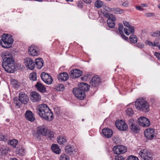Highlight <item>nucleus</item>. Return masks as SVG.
I'll use <instances>...</instances> for the list:
<instances>
[{"label": "nucleus", "instance_id": "obj_1", "mask_svg": "<svg viewBox=\"0 0 160 160\" xmlns=\"http://www.w3.org/2000/svg\"><path fill=\"white\" fill-rule=\"evenodd\" d=\"M1 55L3 59L2 66L5 71L8 72H14L15 69L14 60L12 55L8 52H3Z\"/></svg>", "mask_w": 160, "mask_h": 160}, {"label": "nucleus", "instance_id": "obj_2", "mask_svg": "<svg viewBox=\"0 0 160 160\" xmlns=\"http://www.w3.org/2000/svg\"><path fill=\"white\" fill-rule=\"evenodd\" d=\"M135 106L138 110H148L150 107L149 104L142 98H139L135 101V105L133 102L129 104L127 107H129L131 110L134 109Z\"/></svg>", "mask_w": 160, "mask_h": 160}, {"label": "nucleus", "instance_id": "obj_3", "mask_svg": "<svg viewBox=\"0 0 160 160\" xmlns=\"http://www.w3.org/2000/svg\"><path fill=\"white\" fill-rule=\"evenodd\" d=\"M0 44L5 48H9L12 47L13 42V39L10 34L4 33L1 37Z\"/></svg>", "mask_w": 160, "mask_h": 160}, {"label": "nucleus", "instance_id": "obj_4", "mask_svg": "<svg viewBox=\"0 0 160 160\" xmlns=\"http://www.w3.org/2000/svg\"><path fill=\"white\" fill-rule=\"evenodd\" d=\"M37 129V131L34 133V136L37 139L40 140L42 136H46L47 135L48 129L45 126H38Z\"/></svg>", "mask_w": 160, "mask_h": 160}, {"label": "nucleus", "instance_id": "obj_5", "mask_svg": "<svg viewBox=\"0 0 160 160\" xmlns=\"http://www.w3.org/2000/svg\"><path fill=\"white\" fill-rule=\"evenodd\" d=\"M128 124L131 131L135 134H138L140 131V128L139 125L137 122L135 123L133 119H130L128 120Z\"/></svg>", "mask_w": 160, "mask_h": 160}, {"label": "nucleus", "instance_id": "obj_6", "mask_svg": "<svg viewBox=\"0 0 160 160\" xmlns=\"http://www.w3.org/2000/svg\"><path fill=\"white\" fill-rule=\"evenodd\" d=\"M38 113L40 117L48 121H52L53 119L52 111H39Z\"/></svg>", "mask_w": 160, "mask_h": 160}, {"label": "nucleus", "instance_id": "obj_7", "mask_svg": "<svg viewBox=\"0 0 160 160\" xmlns=\"http://www.w3.org/2000/svg\"><path fill=\"white\" fill-rule=\"evenodd\" d=\"M139 154L144 160H152L151 152L147 149L141 150L139 152Z\"/></svg>", "mask_w": 160, "mask_h": 160}, {"label": "nucleus", "instance_id": "obj_8", "mask_svg": "<svg viewBox=\"0 0 160 160\" xmlns=\"http://www.w3.org/2000/svg\"><path fill=\"white\" fill-rule=\"evenodd\" d=\"M116 127L120 131H126L128 129L127 125L123 120H117L115 122Z\"/></svg>", "mask_w": 160, "mask_h": 160}, {"label": "nucleus", "instance_id": "obj_9", "mask_svg": "<svg viewBox=\"0 0 160 160\" xmlns=\"http://www.w3.org/2000/svg\"><path fill=\"white\" fill-rule=\"evenodd\" d=\"M126 147L123 145H118L114 146L113 150L114 153L118 155L123 154L127 151Z\"/></svg>", "mask_w": 160, "mask_h": 160}, {"label": "nucleus", "instance_id": "obj_10", "mask_svg": "<svg viewBox=\"0 0 160 160\" xmlns=\"http://www.w3.org/2000/svg\"><path fill=\"white\" fill-rule=\"evenodd\" d=\"M154 130L149 128L146 129L144 131V135L146 138L149 140L154 139L156 137Z\"/></svg>", "mask_w": 160, "mask_h": 160}, {"label": "nucleus", "instance_id": "obj_11", "mask_svg": "<svg viewBox=\"0 0 160 160\" xmlns=\"http://www.w3.org/2000/svg\"><path fill=\"white\" fill-rule=\"evenodd\" d=\"M40 76L42 80L46 84L50 85L52 83L53 79L51 76L48 74L43 72L41 74Z\"/></svg>", "mask_w": 160, "mask_h": 160}, {"label": "nucleus", "instance_id": "obj_12", "mask_svg": "<svg viewBox=\"0 0 160 160\" xmlns=\"http://www.w3.org/2000/svg\"><path fill=\"white\" fill-rule=\"evenodd\" d=\"M138 123L139 125L143 127H148L150 124L149 120L144 117L139 118L138 119Z\"/></svg>", "mask_w": 160, "mask_h": 160}, {"label": "nucleus", "instance_id": "obj_13", "mask_svg": "<svg viewBox=\"0 0 160 160\" xmlns=\"http://www.w3.org/2000/svg\"><path fill=\"white\" fill-rule=\"evenodd\" d=\"M72 92L76 97L80 100H83L86 97L85 93L78 89V88H74Z\"/></svg>", "mask_w": 160, "mask_h": 160}, {"label": "nucleus", "instance_id": "obj_14", "mask_svg": "<svg viewBox=\"0 0 160 160\" xmlns=\"http://www.w3.org/2000/svg\"><path fill=\"white\" fill-rule=\"evenodd\" d=\"M28 53L31 56H38L40 53L39 49L37 46L31 45L28 48Z\"/></svg>", "mask_w": 160, "mask_h": 160}, {"label": "nucleus", "instance_id": "obj_15", "mask_svg": "<svg viewBox=\"0 0 160 160\" xmlns=\"http://www.w3.org/2000/svg\"><path fill=\"white\" fill-rule=\"evenodd\" d=\"M82 74V72L78 69H73L69 73L70 78H76L80 77Z\"/></svg>", "mask_w": 160, "mask_h": 160}, {"label": "nucleus", "instance_id": "obj_16", "mask_svg": "<svg viewBox=\"0 0 160 160\" xmlns=\"http://www.w3.org/2000/svg\"><path fill=\"white\" fill-rule=\"evenodd\" d=\"M101 82L100 78L98 76H95L92 78L90 82V84L92 87L95 88L98 87Z\"/></svg>", "mask_w": 160, "mask_h": 160}, {"label": "nucleus", "instance_id": "obj_17", "mask_svg": "<svg viewBox=\"0 0 160 160\" xmlns=\"http://www.w3.org/2000/svg\"><path fill=\"white\" fill-rule=\"evenodd\" d=\"M24 63L28 69L33 70L35 67V64L33 60L30 58H26L24 59Z\"/></svg>", "mask_w": 160, "mask_h": 160}, {"label": "nucleus", "instance_id": "obj_18", "mask_svg": "<svg viewBox=\"0 0 160 160\" xmlns=\"http://www.w3.org/2000/svg\"><path fill=\"white\" fill-rule=\"evenodd\" d=\"M18 99L21 103L24 104H27L29 100L28 96L22 92L19 93Z\"/></svg>", "mask_w": 160, "mask_h": 160}, {"label": "nucleus", "instance_id": "obj_19", "mask_svg": "<svg viewBox=\"0 0 160 160\" xmlns=\"http://www.w3.org/2000/svg\"><path fill=\"white\" fill-rule=\"evenodd\" d=\"M102 133L105 137L107 138H111L112 135V130L108 128H105L102 130Z\"/></svg>", "mask_w": 160, "mask_h": 160}, {"label": "nucleus", "instance_id": "obj_20", "mask_svg": "<svg viewBox=\"0 0 160 160\" xmlns=\"http://www.w3.org/2000/svg\"><path fill=\"white\" fill-rule=\"evenodd\" d=\"M25 117L27 120L31 122H34L35 120L34 115L31 111H26Z\"/></svg>", "mask_w": 160, "mask_h": 160}, {"label": "nucleus", "instance_id": "obj_21", "mask_svg": "<svg viewBox=\"0 0 160 160\" xmlns=\"http://www.w3.org/2000/svg\"><path fill=\"white\" fill-rule=\"evenodd\" d=\"M78 87V89L85 93V92L88 91L90 86L86 83L82 82L80 83Z\"/></svg>", "mask_w": 160, "mask_h": 160}, {"label": "nucleus", "instance_id": "obj_22", "mask_svg": "<svg viewBox=\"0 0 160 160\" xmlns=\"http://www.w3.org/2000/svg\"><path fill=\"white\" fill-rule=\"evenodd\" d=\"M30 99L32 102H36L40 101L41 98L39 93L36 92H33L31 93Z\"/></svg>", "mask_w": 160, "mask_h": 160}, {"label": "nucleus", "instance_id": "obj_23", "mask_svg": "<svg viewBox=\"0 0 160 160\" xmlns=\"http://www.w3.org/2000/svg\"><path fill=\"white\" fill-rule=\"evenodd\" d=\"M36 89L41 92L43 93L46 91L44 86L39 82H38L35 85Z\"/></svg>", "mask_w": 160, "mask_h": 160}, {"label": "nucleus", "instance_id": "obj_24", "mask_svg": "<svg viewBox=\"0 0 160 160\" xmlns=\"http://www.w3.org/2000/svg\"><path fill=\"white\" fill-rule=\"evenodd\" d=\"M58 78L61 82L66 81L68 78V75L66 72L61 73L58 75Z\"/></svg>", "mask_w": 160, "mask_h": 160}, {"label": "nucleus", "instance_id": "obj_25", "mask_svg": "<svg viewBox=\"0 0 160 160\" xmlns=\"http://www.w3.org/2000/svg\"><path fill=\"white\" fill-rule=\"evenodd\" d=\"M44 62L42 59L37 58L35 59V64L38 69H41L43 66Z\"/></svg>", "mask_w": 160, "mask_h": 160}, {"label": "nucleus", "instance_id": "obj_26", "mask_svg": "<svg viewBox=\"0 0 160 160\" xmlns=\"http://www.w3.org/2000/svg\"><path fill=\"white\" fill-rule=\"evenodd\" d=\"M51 148L52 151L56 154H59L60 153L61 150L58 145L52 144Z\"/></svg>", "mask_w": 160, "mask_h": 160}, {"label": "nucleus", "instance_id": "obj_27", "mask_svg": "<svg viewBox=\"0 0 160 160\" xmlns=\"http://www.w3.org/2000/svg\"><path fill=\"white\" fill-rule=\"evenodd\" d=\"M112 18L111 19H108L107 20V23L109 28H114L115 27V21L116 20V18L115 17V19L113 20Z\"/></svg>", "mask_w": 160, "mask_h": 160}, {"label": "nucleus", "instance_id": "obj_28", "mask_svg": "<svg viewBox=\"0 0 160 160\" xmlns=\"http://www.w3.org/2000/svg\"><path fill=\"white\" fill-rule=\"evenodd\" d=\"M65 149L67 153L71 155L73 154L74 152H75L74 150V148L69 145L65 146Z\"/></svg>", "mask_w": 160, "mask_h": 160}, {"label": "nucleus", "instance_id": "obj_29", "mask_svg": "<svg viewBox=\"0 0 160 160\" xmlns=\"http://www.w3.org/2000/svg\"><path fill=\"white\" fill-rule=\"evenodd\" d=\"M111 11L116 14H120L124 12V10L119 8H111Z\"/></svg>", "mask_w": 160, "mask_h": 160}, {"label": "nucleus", "instance_id": "obj_30", "mask_svg": "<svg viewBox=\"0 0 160 160\" xmlns=\"http://www.w3.org/2000/svg\"><path fill=\"white\" fill-rule=\"evenodd\" d=\"M37 110H51L47 105L45 104H42L38 106Z\"/></svg>", "mask_w": 160, "mask_h": 160}, {"label": "nucleus", "instance_id": "obj_31", "mask_svg": "<svg viewBox=\"0 0 160 160\" xmlns=\"http://www.w3.org/2000/svg\"><path fill=\"white\" fill-rule=\"evenodd\" d=\"M130 41L132 43H136L138 42V38L137 36L134 34L131 35L129 37Z\"/></svg>", "mask_w": 160, "mask_h": 160}, {"label": "nucleus", "instance_id": "obj_32", "mask_svg": "<svg viewBox=\"0 0 160 160\" xmlns=\"http://www.w3.org/2000/svg\"><path fill=\"white\" fill-rule=\"evenodd\" d=\"M57 141L58 143L60 144H64L67 142L65 138L62 136H59L58 137Z\"/></svg>", "mask_w": 160, "mask_h": 160}, {"label": "nucleus", "instance_id": "obj_33", "mask_svg": "<svg viewBox=\"0 0 160 160\" xmlns=\"http://www.w3.org/2000/svg\"><path fill=\"white\" fill-rule=\"evenodd\" d=\"M18 141L15 139H13L12 140H8V144H10L13 147H15L18 144Z\"/></svg>", "mask_w": 160, "mask_h": 160}, {"label": "nucleus", "instance_id": "obj_34", "mask_svg": "<svg viewBox=\"0 0 160 160\" xmlns=\"http://www.w3.org/2000/svg\"><path fill=\"white\" fill-rule=\"evenodd\" d=\"M103 15L108 19H110L112 18L113 20L115 19V16L112 14H109L108 13L105 12L103 13Z\"/></svg>", "mask_w": 160, "mask_h": 160}, {"label": "nucleus", "instance_id": "obj_35", "mask_svg": "<svg viewBox=\"0 0 160 160\" xmlns=\"http://www.w3.org/2000/svg\"><path fill=\"white\" fill-rule=\"evenodd\" d=\"M11 83L14 88H18L20 86V83L18 82L17 81L15 80H12L11 82Z\"/></svg>", "mask_w": 160, "mask_h": 160}, {"label": "nucleus", "instance_id": "obj_36", "mask_svg": "<svg viewBox=\"0 0 160 160\" xmlns=\"http://www.w3.org/2000/svg\"><path fill=\"white\" fill-rule=\"evenodd\" d=\"M145 43L149 46L152 47L158 46V43H153L150 41L147 40L145 41Z\"/></svg>", "mask_w": 160, "mask_h": 160}, {"label": "nucleus", "instance_id": "obj_37", "mask_svg": "<svg viewBox=\"0 0 160 160\" xmlns=\"http://www.w3.org/2000/svg\"><path fill=\"white\" fill-rule=\"evenodd\" d=\"M150 35L152 37H160V31L157 30L154 32L151 33Z\"/></svg>", "mask_w": 160, "mask_h": 160}, {"label": "nucleus", "instance_id": "obj_38", "mask_svg": "<svg viewBox=\"0 0 160 160\" xmlns=\"http://www.w3.org/2000/svg\"><path fill=\"white\" fill-rule=\"evenodd\" d=\"M29 78L31 80L34 81L37 80L36 74L35 73H31L29 75Z\"/></svg>", "mask_w": 160, "mask_h": 160}, {"label": "nucleus", "instance_id": "obj_39", "mask_svg": "<svg viewBox=\"0 0 160 160\" xmlns=\"http://www.w3.org/2000/svg\"><path fill=\"white\" fill-rule=\"evenodd\" d=\"M103 4V2L99 0H97L96 1L95 3V6L97 8H101Z\"/></svg>", "mask_w": 160, "mask_h": 160}, {"label": "nucleus", "instance_id": "obj_40", "mask_svg": "<svg viewBox=\"0 0 160 160\" xmlns=\"http://www.w3.org/2000/svg\"><path fill=\"white\" fill-rule=\"evenodd\" d=\"M138 48L142 49L143 48L145 47V45L144 43L142 42H138L135 45Z\"/></svg>", "mask_w": 160, "mask_h": 160}, {"label": "nucleus", "instance_id": "obj_41", "mask_svg": "<svg viewBox=\"0 0 160 160\" xmlns=\"http://www.w3.org/2000/svg\"><path fill=\"white\" fill-rule=\"evenodd\" d=\"M8 153V150L5 148H0V155L5 154Z\"/></svg>", "mask_w": 160, "mask_h": 160}, {"label": "nucleus", "instance_id": "obj_42", "mask_svg": "<svg viewBox=\"0 0 160 160\" xmlns=\"http://www.w3.org/2000/svg\"><path fill=\"white\" fill-rule=\"evenodd\" d=\"M118 31L119 34H122L123 29V26L121 23L118 24Z\"/></svg>", "mask_w": 160, "mask_h": 160}, {"label": "nucleus", "instance_id": "obj_43", "mask_svg": "<svg viewBox=\"0 0 160 160\" xmlns=\"http://www.w3.org/2000/svg\"><path fill=\"white\" fill-rule=\"evenodd\" d=\"M47 135L49 138H53L54 136V132L47 129Z\"/></svg>", "mask_w": 160, "mask_h": 160}, {"label": "nucleus", "instance_id": "obj_44", "mask_svg": "<svg viewBox=\"0 0 160 160\" xmlns=\"http://www.w3.org/2000/svg\"><path fill=\"white\" fill-rule=\"evenodd\" d=\"M60 160H69V158L68 156L63 154L61 156Z\"/></svg>", "mask_w": 160, "mask_h": 160}, {"label": "nucleus", "instance_id": "obj_45", "mask_svg": "<svg viewBox=\"0 0 160 160\" xmlns=\"http://www.w3.org/2000/svg\"><path fill=\"white\" fill-rule=\"evenodd\" d=\"M0 140L6 142L8 140V138L6 136H5L2 134H0Z\"/></svg>", "mask_w": 160, "mask_h": 160}, {"label": "nucleus", "instance_id": "obj_46", "mask_svg": "<svg viewBox=\"0 0 160 160\" xmlns=\"http://www.w3.org/2000/svg\"><path fill=\"white\" fill-rule=\"evenodd\" d=\"M127 160H139L138 158L133 155H131L128 157Z\"/></svg>", "mask_w": 160, "mask_h": 160}, {"label": "nucleus", "instance_id": "obj_47", "mask_svg": "<svg viewBox=\"0 0 160 160\" xmlns=\"http://www.w3.org/2000/svg\"><path fill=\"white\" fill-rule=\"evenodd\" d=\"M126 115L128 116H132L134 114L133 111H126Z\"/></svg>", "mask_w": 160, "mask_h": 160}, {"label": "nucleus", "instance_id": "obj_48", "mask_svg": "<svg viewBox=\"0 0 160 160\" xmlns=\"http://www.w3.org/2000/svg\"><path fill=\"white\" fill-rule=\"evenodd\" d=\"M128 29L130 33L133 34L134 32L135 28L133 26L131 25L129 27Z\"/></svg>", "mask_w": 160, "mask_h": 160}, {"label": "nucleus", "instance_id": "obj_49", "mask_svg": "<svg viewBox=\"0 0 160 160\" xmlns=\"http://www.w3.org/2000/svg\"><path fill=\"white\" fill-rule=\"evenodd\" d=\"M154 54L160 62V53L155 52H154Z\"/></svg>", "mask_w": 160, "mask_h": 160}, {"label": "nucleus", "instance_id": "obj_50", "mask_svg": "<svg viewBox=\"0 0 160 160\" xmlns=\"http://www.w3.org/2000/svg\"><path fill=\"white\" fill-rule=\"evenodd\" d=\"M115 160H125L124 158L122 156H117L115 157Z\"/></svg>", "mask_w": 160, "mask_h": 160}, {"label": "nucleus", "instance_id": "obj_51", "mask_svg": "<svg viewBox=\"0 0 160 160\" xmlns=\"http://www.w3.org/2000/svg\"><path fill=\"white\" fill-rule=\"evenodd\" d=\"M129 4V2L128 1H125L124 2H123L122 3V5L124 7H128Z\"/></svg>", "mask_w": 160, "mask_h": 160}, {"label": "nucleus", "instance_id": "obj_52", "mask_svg": "<svg viewBox=\"0 0 160 160\" xmlns=\"http://www.w3.org/2000/svg\"><path fill=\"white\" fill-rule=\"evenodd\" d=\"M123 23L124 25L126 27H128L130 26V25L129 22L127 21H123Z\"/></svg>", "mask_w": 160, "mask_h": 160}, {"label": "nucleus", "instance_id": "obj_53", "mask_svg": "<svg viewBox=\"0 0 160 160\" xmlns=\"http://www.w3.org/2000/svg\"><path fill=\"white\" fill-rule=\"evenodd\" d=\"M120 34L121 35L122 38L124 40H128V38L124 34L123 32H122V34Z\"/></svg>", "mask_w": 160, "mask_h": 160}, {"label": "nucleus", "instance_id": "obj_54", "mask_svg": "<svg viewBox=\"0 0 160 160\" xmlns=\"http://www.w3.org/2000/svg\"><path fill=\"white\" fill-rule=\"evenodd\" d=\"M81 79L83 81H86L87 80V78H86L85 74L83 75V76L82 77Z\"/></svg>", "mask_w": 160, "mask_h": 160}, {"label": "nucleus", "instance_id": "obj_55", "mask_svg": "<svg viewBox=\"0 0 160 160\" xmlns=\"http://www.w3.org/2000/svg\"><path fill=\"white\" fill-rule=\"evenodd\" d=\"M124 31L127 35L128 36L130 34V33L128 32V29L127 28H125L124 29Z\"/></svg>", "mask_w": 160, "mask_h": 160}, {"label": "nucleus", "instance_id": "obj_56", "mask_svg": "<svg viewBox=\"0 0 160 160\" xmlns=\"http://www.w3.org/2000/svg\"><path fill=\"white\" fill-rule=\"evenodd\" d=\"M83 2L81 1L78 2V6L80 8H82L83 7Z\"/></svg>", "mask_w": 160, "mask_h": 160}, {"label": "nucleus", "instance_id": "obj_57", "mask_svg": "<svg viewBox=\"0 0 160 160\" xmlns=\"http://www.w3.org/2000/svg\"><path fill=\"white\" fill-rule=\"evenodd\" d=\"M154 14L152 13L149 12L145 13V16L147 17H150L153 15H154Z\"/></svg>", "mask_w": 160, "mask_h": 160}, {"label": "nucleus", "instance_id": "obj_58", "mask_svg": "<svg viewBox=\"0 0 160 160\" xmlns=\"http://www.w3.org/2000/svg\"><path fill=\"white\" fill-rule=\"evenodd\" d=\"M59 88L60 91H63L64 88V85L62 84H60Z\"/></svg>", "mask_w": 160, "mask_h": 160}, {"label": "nucleus", "instance_id": "obj_59", "mask_svg": "<svg viewBox=\"0 0 160 160\" xmlns=\"http://www.w3.org/2000/svg\"><path fill=\"white\" fill-rule=\"evenodd\" d=\"M85 74L86 78H87V80H89L91 78L92 75L90 74Z\"/></svg>", "mask_w": 160, "mask_h": 160}, {"label": "nucleus", "instance_id": "obj_60", "mask_svg": "<svg viewBox=\"0 0 160 160\" xmlns=\"http://www.w3.org/2000/svg\"><path fill=\"white\" fill-rule=\"evenodd\" d=\"M136 8L137 10L139 11H142L143 10V9L142 8L141 6H136Z\"/></svg>", "mask_w": 160, "mask_h": 160}, {"label": "nucleus", "instance_id": "obj_61", "mask_svg": "<svg viewBox=\"0 0 160 160\" xmlns=\"http://www.w3.org/2000/svg\"><path fill=\"white\" fill-rule=\"evenodd\" d=\"M85 3L87 4H90L92 2V0H82Z\"/></svg>", "mask_w": 160, "mask_h": 160}, {"label": "nucleus", "instance_id": "obj_62", "mask_svg": "<svg viewBox=\"0 0 160 160\" xmlns=\"http://www.w3.org/2000/svg\"><path fill=\"white\" fill-rule=\"evenodd\" d=\"M18 98L17 97H15L13 98L14 103H16V102H18L19 101Z\"/></svg>", "mask_w": 160, "mask_h": 160}, {"label": "nucleus", "instance_id": "obj_63", "mask_svg": "<svg viewBox=\"0 0 160 160\" xmlns=\"http://www.w3.org/2000/svg\"><path fill=\"white\" fill-rule=\"evenodd\" d=\"M20 102V101L19 100L18 102H16V105L17 106H18L19 107L20 105H21Z\"/></svg>", "mask_w": 160, "mask_h": 160}, {"label": "nucleus", "instance_id": "obj_64", "mask_svg": "<svg viewBox=\"0 0 160 160\" xmlns=\"http://www.w3.org/2000/svg\"><path fill=\"white\" fill-rule=\"evenodd\" d=\"M141 5L142 7H146L147 5V4H142Z\"/></svg>", "mask_w": 160, "mask_h": 160}]
</instances>
